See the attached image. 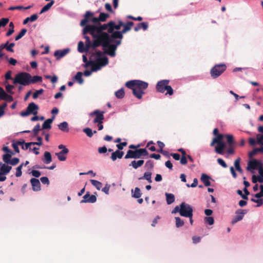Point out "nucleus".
Returning <instances> with one entry per match:
<instances>
[{"label": "nucleus", "mask_w": 263, "mask_h": 263, "mask_svg": "<svg viewBox=\"0 0 263 263\" xmlns=\"http://www.w3.org/2000/svg\"><path fill=\"white\" fill-rule=\"evenodd\" d=\"M110 27V25L109 24V22L102 25L100 23L99 25H87L84 27V32L89 33L92 39L99 42L109 38L108 29Z\"/></svg>", "instance_id": "f257e3e1"}, {"label": "nucleus", "mask_w": 263, "mask_h": 263, "mask_svg": "<svg viewBox=\"0 0 263 263\" xmlns=\"http://www.w3.org/2000/svg\"><path fill=\"white\" fill-rule=\"evenodd\" d=\"M112 42L109 41V39L108 38L106 40H103L101 41L96 42L94 45L97 46V48L101 46L103 49L104 50V52L107 54L111 57H114L116 55V51L117 48L116 46L114 44H111Z\"/></svg>", "instance_id": "f03ea898"}, {"label": "nucleus", "mask_w": 263, "mask_h": 263, "mask_svg": "<svg viewBox=\"0 0 263 263\" xmlns=\"http://www.w3.org/2000/svg\"><path fill=\"white\" fill-rule=\"evenodd\" d=\"M82 33L84 38L86 40L85 45L82 41H80L78 45V50L80 53L87 52L89 51L90 48L95 49L97 46H95L94 44L97 42L95 39H93L92 42L91 41L90 37L88 36L89 33H84V28L83 29Z\"/></svg>", "instance_id": "7ed1b4c3"}, {"label": "nucleus", "mask_w": 263, "mask_h": 263, "mask_svg": "<svg viewBox=\"0 0 263 263\" xmlns=\"http://www.w3.org/2000/svg\"><path fill=\"white\" fill-rule=\"evenodd\" d=\"M100 23L99 17H94L93 13L88 11L84 15V18L81 21L80 25L85 27L87 25H99Z\"/></svg>", "instance_id": "20e7f679"}, {"label": "nucleus", "mask_w": 263, "mask_h": 263, "mask_svg": "<svg viewBox=\"0 0 263 263\" xmlns=\"http://www.w3.org/2000/svg\"><path fill=\"white\" fill-rule=\"evenodd\" d=\"M170 81L168 80H163L158 81L156 84V88L158 92L164 93L166 90L165 95L171 96L173 94L174 90L172 87L168 85Z\"/></svg>", "instance_id": "39448f33"}, {"label": "nucleus", "mask_w": 263, "mask_h": 263, "mask_svg": "<svg viewBox=\"0 0 263 263\" xmlns=\"http://www.w3.org/2000/svg\"><path fill=\"white\" fill-rule=\"evenodd\" d=\"M30 78H31V76L29 73L21 72L16 75L13 83L14 84H20L24 86L29 85Z\"/></svg>", "instance_id": "423d86ee"}, {"label": "nucleus", "mask_w": 263, "mask_h": 263, "mask_svg": "<svg viewBox=\"0 0 263 263\" xmlns=\"http://www.w3.org/2000/svg\"><path fill=\"white\" fill-rule=\"evenodd\" d=\"M148 155V153L145 148H140L135 151L128 150L124 157L125 159H139L142 156H146Z\"/></svg>", "instance_id": "0eeeda50"}, {"label": "nucleus", "mask_w": 263, "mask_h": 263, "mask_svg": "<svg viewBox=\"0 0 263 263\" xmlns=\"http://www.w3.org/2000/svg\"><path fill=\"white\" fill-rule=\"evenodd\" d=\"M125 85L128 88H133L135 87L143 91L148 87V83L147 82L141 80H131L127 82Z\"/></svg>", "instance_id": "6e6552de"}, {"label": "nucleus", "mask_w": 263, "mask_h": 263, "mask_svg": "<svg viewBox=\"0 0 263 263\" xmlns=\"http://www.w3.org/2000/svg\"><path fill=\"white\" fill-rule=\"evenodd\" d=\"M227 69V66L224 64H216L212 68L210 74L212 78L216 79L219 77Z\"/></svg>", "instance_id": "1a4fd4ad"}, {"label": "nucleus", "mask_w": 263, "mask_h": 263, "mask_svg": "<svg viewBox=\"0 0 263 263\" xmlns=\"http://www.w3.org/2000/svg\"><path fill=\"white\" fill-rule=\"evenodd\" d=\"M39 106L34 102H31L29 104L25 111L21 112V115L22 117H26L31 114L36 115Z\"/></svg>", "instance_id": "9d476101"}, {"label": "nucleus", "mask_w": 263, "mask_h": 263, "mask_svg": "<svg viewBox=\"0 0 263 263\" xmlns=\"http://www.w3.org/2000/svg\"><path fill=\"white\" fill-rule=\"evenodd\" d=\"M180 216L183 217H193V209L192 206L183 202L180 204Z\"/></svg>", "instance_id": "9b49d317"}, {"label": "nucleus", "mask_w": 263, "mask_h": 263, "mask_svg": "<svg viewBox=\"0 0 263 263\" xmlns=\"http://www.w3.org/2000/svg\"><path fill=\"white\" fill-rule=\"evenodd\" d=\"M104 111H100L99 110H95L93 112H90L89 114V116L90 117L96 116V117L93 120V123H97L103 122V120L104 119Z\"/></svg>", "instance_id": "f8f14e48"}, {"label": "nucleus", "mask_w": 263, "mask_h": 263, "mask_svg": "<svg viewBox=\"0 0 263 263\" xmlns=\"http://www.w3.org/2000/svg\"><path fill=\"white\" fill-rule=\"evenodd\" d=\"M261 166H262V164L260 161L253 159L248 162L247 170L249 171L251 170H254L257 168L259 169V168H260Z\"/></svg>", "instance_id": "ddd939ff"}, {"label": "nucleus", "mask_w": 263, "mask_h": 263, "mask_svg": "<svg viewBox=\"0 0 263 263\" xmlns=\"http://www.w3.org/2000/svg\"><path fill=\"white\" fill-rule=\"evenodd\" d=\"M247 211L246 210H239L236 212V215L234 217L232 220V224H234L238 221L242 219L245 214L247 213Z\"/></svg>", "instance_id": "4468645a"}, {"label": "nucleus", "mask_w": 263, "mask_h": 263, "mask_svg": "<svg viewBox=\"0 0 263 263\" xmlns=\"http://www.w3.org/2000/svg\"><path fill=\"white\" fill-rule=\"evenodd\" d=\"M83 200L81 201V203H95L97 201V197L95 195H90L89 192H87L86 194L83 197Z\"/></svg>", "instance_id": "2eb2a0df"}, {"label": "nucleus", "mask_w": 263, "mask_h": 263, "mask_svg": "<svg viewBox=\"0 0 263 263\" xmlns=\"http://www.w3.org/2000/svg\"><path fill=\"white\" fill-rule=\"evenodd\" d=\"M30 183L31 184L33 191L37 192L41 190V183L37 179L34 178H31L30 179Z\"/></svg>", "instance_id": "dca6fc26"}, {"label": "nucleus", "mask_w": 263, "mask_h": 263, "mask_svg": "<svg viewBox=\"0 0 263 263\" xmlns=\"http://www.w3.org/2000/svg\"><path fill=\"white\" fill-rule=\"evenodd\" d=\"M108 34H109V41H110L111 42H113L114 39H119L121 40L123 37L120 31H114L111 33H108Z\"/></svg>", "instance_id": "f3484780"}, {"label": "nucleus", "mask_w": 263, "mask_h": 263, "mask_svg": "<svg viewBox=\"0 0 263 263\" xmlns=\"http://www.w3.org/2000/svg\"><path fill=\"white\" fill-rule=\"evenodd\" d=\"M68 152V149H62L60 152L55 153V155L57 156L58 158L60 161H64L66 160V155Z\"/></svg>", "instance_id": "a211bd4d"}, {"label": "nucleus", "mask_w": 263, "mask_h": 263, "mask_svg": "<svg viewBox=\"0 0 263 263\" xmlns=\"http://www.w3.org/2000/svg\"><path fill=\"white\" fill-rule=\"evenodd\" d=\"M69 49H64L63 50H56L54 53V55L56 57L57 60H59L61 58L64 57L69 52Z\"/></svg>", "instance_id": "6ab92c4d"}, {"label": "nucleus", "mask_w": 263, "mask_h": 263, "mask_svg": "<svg viewBox=\"0 0 263 263\" xmlns=\"http://www.w3.org/2000/svg\"><path fill=\"white\" fill-rule=\"evenodd\" d=\"M133 90V95L138 99H141L142 98V95L145 93V92L138 89L135 87H133V88H130Z\"/></svg>", "instance_id": "aec40b11"}, {"label": "nucleus", "mask_w": 263, "mask_h": 263, "mask_svg": "<svg viewBox=\"0 0 263 263\" xmlns=\"http://www.w3.org/2000/svg\"><path fill=\"white\" fill-rule=\"evenodd\" d=\"M55 118V116H53L51 118L47 119L43 124L42 125V129H49L51 128V124L53 121L54 119Z\"/></svg>", "instance_id": "412c9836"}, {"label": "nucleus", "mask_w": 263, "mask_h": 263, "mask_svg": "<svg viewBox=\"0 0 263 263\" xmlns=\"http://www.w3.org/2000/svg\"><path fill=\"white\" fill-rule=\"evenodd\" d=\"M123 155V152L120 151L118 149L111 154L110 158L112 161H115L117 158H122Z\"/></svg>", "instance_id": "4be33fe9"}, {"label": "nucleus", "mask_w": 263, "mask_h": 263, "mask_svg": "<svg viewBox=\"0 0 263 263\" xmlns=\"http://www.w3.org/2000/svg\"><path fill=\"white\" fill-rule=\"evenodd\" d=\"M211 178L205 174H202L201 176V180L204 183L206 186L211 185V182L210 180Z\"/></svg>", "instance_id": "5701e85b"}, {"label": "nucleus", "mask_w": 263, "mask_h": 263, "mask_svg": "<svg viewBox=\"0 0 263 263\" xmlns=\"http://www.w3.org/2000/svg\"><path fill=\"white\" fill-rule=\"evenodd\" d=\"M217 146L215 147V152L219 154H223V150L226 147V144L224 142L217 143Z\"/></svg>", "instance_id": "b1692460"}, {"label": "nucleus", "mask_w": 263, "mask_h": 263, "mask_svg": "<svg viewBox=\"0 0 263 263\" xmlns=\"http://www.w3.org/2000/svg\"><path fill=\"white\" fill-rule=\"evenodd\" d=\"M109 24L110 25V27L108 29V33L113 32L115 29L117 30V31H119L121 28V27L118 24L116 25L114 21H109Z\"/></svg>", "instance_id": "393cba45"}, {"label": "nucleus", "mask_w": 263, "mask_h": 263, "mask_svg": "<svg viewBox=\"0 0 263 263\" xmlns=\"http://www.w3.org/2000/svg\"><path fill=\"white\" fill-rule=\"evenodd\" d=\"M148 28V23L147 22H142L139 23L136 27L134 28L135 31H138L141 29H143L144 30H146Z\"/></svg>", "instance_id": "a878e982"}, {"label": "nucleus", "mask_w": 263, "mask_h": 263, "mask_svg": "<svg viewBox=\"0 0 263 263\" xmlns=\"http://www.w3.org/2000/svg\"><path fill=\"white\" fill-rule=\"evenodd\" d=\"M43 161L46 164H49L52 161L51 155L49 152L46 151L44 153Z\"/></svg>", "instance_id": "bb28decb"}, {"label": "nucleus", "mask_w": 263, "mask_h": 263, "mask_svg": "<svg viewBox=\"0 0 263 263\" xmlns=\"http://www.w3.org/2000/svg\"><path fill=\"white\" fill-rule=\"evenodd\" d=\"M12 167L6 164H3L0 168V172L3 175L8 174L11 171Z\"/></svg>", "instance_id": "cd10ccee"}, {"label": "nucleus", "mask_w": 263, "mask_h": 263, "mask_svg": "<svg viewBox=\"0 0 263 263\" xmlns=\"http://www.w3.org/2000/svg\"><path fill=\"white\" fill-rule=\"evenodd\" d=\"M88 64L91 66V71H97L101 68L100 64L97 61L96 62L90 61Z\"/></svg>", "instance_id": "c85d7f7f"}, {"label": "nucleus", "mask_w": 263, "mask_h": 263, "mask_svg": "<svg viewBox=\"0 0 263 263\" xmlns=\"http://www.w3.org/2000/svg\"><path fill=\"white\" fill-rule=\"evenodd\" d=\"M144 160H139L137 161L134 160L131 162L129 166H132L134 168L137 169L139 167L141 166L144 164Z\"/></svg>", "instance_id": "c756f323"}, {"label": "nucleus", "mask_w": 263, "mask_h": 263, "mask_svg": "<svg viewBox=\"0 0 263 263\" xmlns=\"http://www.w3.org/2000/svg\"><path fill=\"white\" fill-rule=\"evenodd\" d=\"M38 18V15L36 14H34L32 15H31L30 17H28L26 18L24 21H23V24L26 25L27 24L29 21L33 22L35 21Z\"/></svg>", "instance_id": "7c9ffc66"}, {"label": "nucleus", "mask_w": 263, "mask_h": 263, "mask_svg": "<svg viewBox=\"0 0 263 263\" xmlns=\"http://www.w3.org/2000/svg\"><path fill=\"white\" fill-rule=\"evenodd\" d=\"M166 200L167 204H171L175 201V196L171 193H165Z\"/></svg>", "instance_id": "2f4dec72"}, {"label": "nucleus", "mask_w": 263, "mask_h": 263, "mask_svg": "<svg viewBox=\"0 0 263 263\" xmlns=\"http://www.w3.org/2000/svg\"><path fill=\"white\" fill-rule=\"evenodd\" d=\"M96 61L100 64L101 67L104 66L108 64V59L106 57L98 58Z\"/></svg>", "instance_id": "473e14b6"}, {"label": "nucleus", "mask_w": 263, "mask_h": 263, "mask_svg": "<svg viewBox=\"0 0 263 263\" xmlns=\"http://www.w3.org/2000/svg\"><path fill=\"white\" fill-rule=\"evenodd\" d=\"M59 128L63 131L68 132L69 131L68 124L67 122H63L58 125Z\"/></svg>", "instance_id": "72a5a7b5"}, {"label": "nucleus", "mask_w": 263, "mask_h": 263, "mask_svg": "<svg viewBox=\"0 0 263 263\" xmlns=\"http://www.w3.org/2000/svg\"><path fill=\"white\" fill-rule=\"evenodd\" d=\"M54 3V1H51L49 3L47 4L45 6H44L42 8L40 13L42 14V13H44V12L47 11L48 10H49L50 9V8L52 7V6L53 5Z\"/></svg>", "instance_id": "f704fd0d"}, {"label": "nucleus", "mask_w": 263, "mask_h": 263, "mask_svg": "<svg viewBox=\"0 0 263 263\" xmlns=\"http://www.w3.org/2000/svg\"><path fill=\"white\" fill-rule=\"evenodd\" d=\"M139 180L146 179L149 183H152V173L151 172H146L144 174L143 176L139 178Z\"/></svg>", "instance_id": "c9c22d12"}, {"label": "nucleus", "mask_w": 263, "mask_h": 263, "mask_svg": "<svg viewBox=\"0 0 263 263\" xmlns=\"http://www.w3.org/2000/svg\"><path fill=\"white\" fill-rule=\"evenodd\" d=\"M225 137L227 138L229 146H234V145L236 144V142L234 140V137L233 135H226Z\"/></svg>", "instance_id": "e433bc0d"}, {"label": "nucleus", "mask_w": 263, "mask_h": 263, "mask_svg": "<svg viewBox=\"0 0 263 263\" xmlns=\"http://www.w3.org/2000/svg\"><path fill=\"white\" fill-rule=\"evenodd\" d=\"M240 158H238L234 161V165L236 170L240 173H242L243 170L240 166Z\"/></svg>", "instance_id": "4c0bfd02"}, {"label": "nucleus", "mask_w": 263, "mask_h": 263, "mask_svg": "<svg viewBox=\"0 0 263 263\" xmlns=\"http://www.w3.org/2000/svg\"><path fill=\"white\" fill-rule=\"evenodd\" d=\"M30 84H34L37 82H41L42 81V78L41 76H34L31 78H30Z\"/></svg>", "instance_id": "58836bf2"}, {"label": "nucleus", "mask_w": 263, "mask_h": 263, "mask_svg": "<svg viewBox=\"0 0 263 263\" xmlns=\"http://www.w3.org/2000/svg\"><path fill=\"white\" fill-rule=\"evenodd\" d=\"M91 184L96 187L98 190H100L102 186V184L99 181L91 179L90 180Z\"/></svg>", "instance_id": "ea45409f"}, {"label": "nucleus", "mask_w": 263, "mask_h": 263, "mask_svg": "<svg viewBox=\"0 0 263 263\" xmlns=\"http://www.w3.org/2000/svg\"><path fill=\"white\" fill-rule=\"evenodd\" d=\"M125 95L124 90L123 88L115 92V96L118 99H122Z\"/></svg>", "instance_id": "a19ab883"}, {"label": "nucleus", "mask_w": 263, "mask_h": 263, "mask_svg": "<svg viewBox=\"0 0 263 263\" xmlns=\"http://www.w3.org/2000/svg\"><path fill=\"white\" fill-rule=\"evenodd\" d=\"M74 79L77 81L79 84H82L83 82L82 73L81 72H78L74 77Z\"/></svg>", "instance_id": "79ce46f5"}, {"label": "nucleus", "mask_w": 263, "mask_h": 263, "mask_svg": "<svg viewBox=\"0 0 263 263\" xmlns=\"http://www.w3.org/2000/svg\"><path fill=\"white\" fill-rule=\"evenodd\" d=\"M27 30L25 28H23L21 30L20 32L15 36V41H18L21 39L23 36L25 35L26 33Z\"/></svg>", "instance_id": "37998d69"}, {"label": "nucleus", "mask_w": 263, "mask_h": 263, "mask_svg": "<svg viewBox=\"0 0 263 263\" xmlns=\"http://www.w3.org/2000/svg\"><path fill=\"white\" fill-rule=\"evenodd\" d=\"M9 26L10 28L6 34L7 36H9L14 32V26L12 22L9 23Z\"/></svg>", "instance_id": "c03bdc74"}, {"label": "nucleus", "mask_w": 263, "mask_h": 263, "mask_svg": "<svg viewBox=\"0 0 263 263\" xmlns=\"http://www.w3.org/2000/svg\"><path fill=\"white\" fill-rule=\"evenodd\" d=\"M109 16V15L107 13H105L101 12L100 13L99 16V20L101 22H105L107 20V18H108Z\"/></svg>", "instance_id": "a18cd8bd"}, {"label": "nucleus", "mask_w": 263, "mask_h": 263, "mask_svg": "<svg viewBox=\"0 0 263 263\" xmlns=\"http://www.w3.org/2000/svg\"><path fill=\"white\" fill-rule=\"evenodd\" d=\"M176 220V226L177 228H180L181 227H182L184 222L183 220H182L180 217H175Z\"/></svg>", "instance_id": "49530a36"}, {"label": "nucleus", "mask_w": 263, "mask_h": 263, "mask_svg": "<svg viewBox=\"0 0 263 263\" xmlns=\"http://www.w3.org/2000/svg\"><path fill=\"white\" fill-rule=\"evenodd\" d=\"M259 176H258V181L260 183L263 182V168L261 166L258 169Z\"/></svg>", "instance_id": "de8ad7c7"}, {"label": "nucleus", "mask_w": 263, "mask_h": 263, "mask_svg": "<svg viewBox=\"0 0 263 263\" xmlns=\"http://www.w3.org/2000/svg\"><path fill=\"white\" fill-rule=\"evenodd\" d=\"M11 155L9 154H5L3 156V161L7 164H9L11 160Z\"/></svg>", "instance_id": "09e8293b"}, {"label": "nucleus", "mask_w": 263, "mask_h": 263, "mask_svg": "<svg viewBox=\"0 0 263 263\" xmlns=\"http://www.w3.org/2000/svg\"><path fill=\"white\" fill-rule=\"evenodd\" d=\"M23 165H24V163H22L21 165H20L16 168V173H15V176L16 177H19L21 176V175L22 174V169Z\"/></svg>", "instance_id": "8fccbe9b"}, {"label": "nucleus", "mask_w": 263, "mask_h": 263, "mask_svg": "<svg viewBox=\"0 0 263 263\" xmlns=\"http://www.w3.org/2000/svg\"><path fill=\"white\" fill-rule=\"evenodd\" d=\"M141 193L140 189L138 187H136L133 197H134L135 198H139L141 197Z\"/></svg>", "instance_id": "3c124183"}, {"label": "nucleus", "mask_w": 263, "mask_h": 263, "mask_svg": "<svg viewBox=\"0 0 263 263\" xmlns=\"http://www.w3.org/2000/svg\"><path fill=\"white\" fill-rule=\"evenodd\" d=\"M14 88V86L12 85H10L7 84L6 85V89L8 93H10L11 95H13L14 92L12 91V89Z\"/></svg>", "instance_id": "603ef678"}, {"label": "nucleus", "mask_w": 263, "mask_h": 263, "mask_svg": "<svg viewBox=\"0 0 263 263\" xmlns=\"http://www.w3.org/2000/svg\"><path fill=\"white\" fill-rule=\"evenodd\" d=\"M157 144H158V145L160 149H157V151L158 152L164 154V152L163 151V148H164V147L165 146L164 144L162 142L160 141H157Z\"/></svg>", "instance_id": "864d4df0"}, {"label": "nucleus", "mask_w": 263, "mask_h": 263, "mask_svg": "<svg viewBox=\"0 0 263 263\" xmlns=\"http://www.w3.org/2000/svg\"><path fill=\"white\" fill-rule=\"evenodd\" d=\"M145 166L147 167V170L149 171L152 170L154 167L153 161L151 160H148L145 163Z\"/></svg>", "instance_id": "5fc2aeb1"}, {"label": "nucleus", "mask_w": 263, "mask_h": 263, "mask_svg": "<svg viewBox=\"0 0 263 263\" xmlns=\"http://www.w3.org/2000/svg\"><path fill=\"white\" fill-rule=\"evenodd\" d=\"M134 23L133 22H128L126 24H124L123 27L127 31H129L132 27L133 26Z\"/></svg>", "instance_id": "6e6d98bb"}, {"label": "nucleus", "mask_w": 263, "mask_h": 263, "mask_svg": "<svg viewBox=\"0 0 263 263\" xmlns=\"http://www.w3.org/2000/svg\"><path fill=\"white\" fill-rule=\"evenodd\" d=\"M251 200L253 202L257 203V205H256V207H259L263 204V200L262 199H255L254 198H252Z\"/></svg>", "instance_id": "4d7b16f0"}, {"label": "nucleus", "mask_w": 263, "mask_h": 263, "mask_svg": "<svg viewBox=\"0 0 263 263\" xmlns=\"http://www.w3.org/2000/svg\"><path fill=\"white\" fill-rule=\"evenodd\" d=\"M204 219L205 222L208 223L209 225H212L214 224V220L212 217H205Z\"/></svg>", "instance_id": "13d9d810"}, {"label": "nucleus", "mask_w": 263, "mask_h": 263, "mask_svg": "<svg viewBox=\"0 0 263 263\" xmlns=\"http://www.w3.org/2000/svg\"><path fill=\"white\" fill-rule=\"evenodd\" d=\"M83 130L88 137L90 138L93 136L92 131L90 128H84Z\"/></svg>", "instance_id": "bf43d9fd"}, {"label": "nucleus", "mask_w": 263, "mask_h": 263, "mask_svg": "<svg viewBox=\"0 0 263 263\" xmlns=\"http://www.w3.org/2000/svg\"><path fill=\"white\" fill-rule=\"evenodd\" d=\"M9 20L8 18H3L0 20V28L1 27H5L9 22Z\"/></svg>", "instance_id": "052dcab7"}, {"label": "nucleus", "mask_w": 263, "mask_h": 263, "mask_svg": "<svg viewBox=\"0 0 263 263\" xmlns=\"http://www.w3.org/2000/svg\"><path fill=\"white\" fill-rule=\"evenodd\" d=\"M44 92V90L43 89H40L39 90H36L35 92H34L33 93V98L34 99H36L38 98L39 96L40 95H41L43 93V92Z\"/></svg>", "instance_id": "680f3d73"}, {"label": "nucleus", "mask_w": 263, "mask_h": 263, "mask_svg": "<svg viewBox=\"0 0 263 263\" xmlns=\"http://www.w3.org/2000/svg\"><path fill=\"white\" fill-rule=\"evenodd\" d=\"M5 58L9 62V64L12 65H15L17 63V61L13 58H8L7 56H5Z\"/></svg>", "instance_id": "e2e57ef3"}, {"label": "nucleus", "mask_w": 263, "mask_h": 263, "mask_svg": "<svg viewBox=\"0 0 263 263\" xmlns=\"http://www.w3.org/2000/svg\"><path fill=\"white\" fill-rule=\"evenodd\" d=\"M40 124H37L36 125L34 126L33 129V132L34 133V136H36L38 135L39 131L40 130Z\"/></svg>", "instance_id": "0e129e2a"}, {"label": "nucleus", "mask_w": 263, "mask_h": 263, "mask_svg": "<svg viewBox=\"0 0 263 263\" xmlns=\"http://www.w3.org/2000/svg\"><path fill=\"white\" fill-rule=\"evenodd\" d=\"M20 162V159L17 158H12L9 164L12 165H15L17 164Z\"/></svg>", "instance_id": "69168bd1"}, {"label": "nucleus", "mask_w": 263, "mask_h": 263, "mask_svg": "<svg viewBox=\"0 0 263 263\" xmlns=\"http://www.w3.org/2000/svg\"><path fill=\"white\" fill-rule=\"evenodd\" d=\"M257 137V142L258 144L261 145L263 143V135L258 134L256 136Z\"/></svg>", "instance_id": "338daca9"}, {"label": "nucleus", "mask_w": 263, "mask_h": 263, "mask_svg": "<svg viewBox=\"0 0 263 263\" xmlns=\"http://www.w3.org/2000/svg\"><path fill=\"white\" fill-rule=\"evenodd\" d=\"M110 185L109 184H106L105 186L102 189V191L104 192L106 194L108 195L109 194V191L110 189Z\"/></svg>", "instance_id": "774afa93"}]
</instances>
